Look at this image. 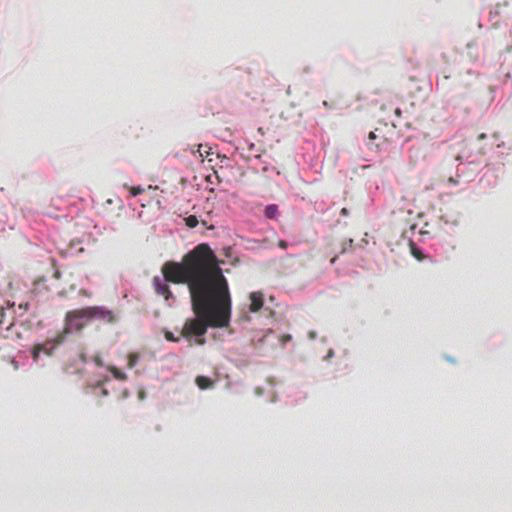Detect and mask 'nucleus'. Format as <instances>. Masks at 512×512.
I'll use <instances>...</instances> for the list:
<instances>
[{"mask_svg":"<svg viewBox=\"0 0 512 512\" xmlns=\"http://www.w3.org/2000/svg\"><path fill=\"white\" fill-rule=\"evenodd\" d=\"M264 214L268 219H276L279 214L278 206L275 204L268 205L265 208Z\"/></svg>","mask_w":512,"mask_h":512,"instance_id":"9","label":"nucleus"},{"mask_svg":"<svg viewBox=\"0 0 512 512\" xmlns=\"http://www.w3.org/2000/svg\"><path fill=\"white\" fill-rule=\"evenodd\" d=\"M164 279H161L159 276H155L153 278V287L158 295L163 296L166 300H168L170 297H172V292L170 290V287L166 282H168L165 279V276L163 275Z\"/></svg>","mask_w":512,"mask_h":512,"instance_id":"4","label":"nucleus"},{"mask_svg":"<svg viewBox=\"0 0 512 512\" xmlns=\"http://www.w3.org/2000/svg\"><path fill=\"white\" fill-rule=\"evenodd\" d=\"M352 243H353V240H352V239H349V240H348V242H344V243L342 244V248H341V250H340V253H341V254H342V253H344V252L346 251V246L348 245L349 247H351V246H352Z\"/></svg>","mask_w":512,"mask_h":512,"instance_id":"17","label":"nucleus"},{"mask_svg":"<svg viewBox=\"0 0 512 512\" xmlns=\"http://www.w3.org/2000/svg\"><path fill=\"white\" fill-rule=\"evenodd\" d=\"M479 138H480V139L485 138V134H481V135L479 136Z\"/></svg>","mask_w":512,"mask_h":512,"instance_id":"26","label":"nucleus"},{"mask_svg":"<svg viewBox=\"0 0 512 512\" xmlns=\"http://www.w3.org/2000/svg\"><path fill=\"white\" fill-rule=\"evenodd\" d=\"M130 192L132 196H137L139 194H142L144 192V189L140 186L138 187H131Z\"/></svg>","mask_w":512,"mask_h":512,"instance_id":"15","label":"nucleus"},{"mask_svg":"<svg viewBox=\"0 0 512 512\" xmlns=\"http://www.w3.org/2000/svg\"><path fill=\"white\" fill-rule=\"evenodd\" d=\"M291 339H292L291 335L285 334V335L281 336L280 341L284 345L286 342L290 341Z\"/></svg>","mask_w":512,"mask_h":512,"instance_id":"18","label":"nucleus"},{"mask_svg":"<svg viewBox=\"0 0 512 512\" xmlns=\"http://www.w3.org/2000/svg\"><path fill=\"white\" fill-rule=\"evenodd\" d=\"M278 246L281 248V249H286L288 247V243L284 240H280L278 242Z\"/></svg>","mask_w":512,"mask_h":512,"instance_id":"20","label":"nucleus"},{"mask_svg":"<svg viewBox=\"0 0 512 512\" xmlns=\"http://www.w3.org/2000/svg\"><path fill=\"white\" fill-rule=\"evenodd\" d=\"M250 311L251 312H257L259 311L263 306V294L261 292H252L250 294Z\"/></svg>","mask_w":512,"mask_h":512,"instance_id":"6","label":"nucleus"},{"mask_svg":"<svg viewBox=\"0 0 512 512\" xmlns=\"http://www.w3.org/2000/svg\"><path fill=\"white\" fill-rule=\"evenodd\" d=\"M29 308V304L27 302L19 304V309H22L24 312H26Z\"/></svg>","mask_w":512,"mask_h":512,"instance_id":"21","label":"nucleus"},{"mask_svg":"<svg viewBox=\"0 0 512 512\" xmlns=\"http://www.w3.org/2000/svg\"><path fill=\"white\" fill-rule=\"evenodd\" d=\"M79 294H81V295H83L85 297H91V293L89 291L85 290V289H81L79 291Z\"/></svg>","mask_w":512,"mask_h":512,"instance_id":"22","label":"nucleus"},{"mask_svg":"<svg viewBox=\"0 0 512 512\" xmlns=\"http://www.w3.org/2000/svg\"><path fill=\"white\" fill-rule=\"evenodd\" d=\"M376 132H377V130L376 131H371L369 133V136H368L369 143H368V145L369 146H374L376 148H379L384 143L387 142V139L383 135L377 134Z\"/></svg>","mask_w":512,"mask_h":512,"instance_id":"7","label":"nucleus"},{"mask_svg":"<svg viewBox=\"0 0 512 512\" xmlns=\"http://www.w3.org/2000/svg\"><path fill=\"white\" fill-rule=\"evenodd\" d=\"M195 383L202 390L212 388L214 385L213 380H211L210 378H208L206 376H201V375L196 377Z\"/></svg>","mask_w":512,"mask_h":512,"instance_id":"8","label":"nucleus"},{"mask_svg":"<svg viewBox=\"0 0 512 512\" xmlns=\"http://www.w3.org/2000/svg\"><path fill=\"white\" fill-rule=\"evenodd\" d=\"M323 105L327 108H331V105L327 102V101H324L323 102Z\"/></svg>","mask_w":512,"mask_h":512,"instance_id":"25","label":"nucleus"},{"mask_svg":"<svg viewBox=\"0 0 512 512\" xmlns=\"http://www.w3.org/2000/svg\"><path fill=\"white\" fill-rule=\"evenodd\" d=\"M412 254L419 261H422L425 258L424 254L417 248L412 249Z\"/></svg>","mask_w":512,"mask_h":512,"instance_id":"14","label":"nucleus"},{"mask_svg":"<svg viewBox=\"0 0 512 512\" xmlns=\"http://www.w3.org/2000/svg\"><path fill=\"white\" fill-rule=\"evenodd\" d=\"M202 148H203V146H202V145H199V146H198V150H197V151H198V153H199V155H200L201 157H203V156H204V153H203V152H201V149H202Z\"/></svg>","mask_w":512,"mask_h":512,"instance_id":"23","label":"nucleus"},{"mask_svg":"<svg viewBox=\"0 0 512 512\" xmlns=\"http://www.w3.org/2000/svg\"><path fill=\"white\" fill-rule=\"evenodd\" d=\"M394 115H395V118H396L397 120L401 118V116H402V111H401V109H400L399 107H396V108L394 109Z\"/></svg>","mask_w":512,"mask_h":512,"instance_id":"19","label":"nucleus"},{"mask_svg":"<svg viewBox=\"0 0 512 512\" xmlns=\"http://www.w3.org/2000/svg\"><path fill=\"white\" fill-rule=\"evenodd\" d=\"M164 336L167 341H171V342H179L180 341V337H175L174 334L170 331H165Z\"/></svg>","mask_w":512,"mask_h":512,"instance_id":"13","label":"nucleus"},{"mask_svg":"<svg viewBox=\"0 0 512 512\" xmlns=\"http://www.w3.org/2000/svg\"><path fill=\"white\" fill-rule=\"evenodd\" d=\"M2 322V320H0V323Z\"/></svg>","mask_w":512,"mask_h":512,"instance_id":"29","label":"nucleus"},{"mask_svg":"<svg viewBox=\"0 0 512 512\" xmlns=\"http://www.w3.org/2000/svg\"><path fill=\"white\" fill-rule=\"evenodd\" d=\"M342 213L346 214V209L345 208L342 209Z\"/></svg>","mask_w":512,"mask_h":512,"instance_id":"27","label":"nucleus"},{"mask_svg":"<svg viewBox=\"0 0 512 512\" xmlns=\"http://www.w3.org/2000/svg\"><path fill=\"white\" fill-rule=\"evenodd\" d=\"M112 375L114 376V378L118 379V380H125L127 377H126V374L122 371H120L119 369H117L116 367H112L110 369Z\"/></svg>","mask_w":512,"mask_h":512,"instance_id":"12","label":"nucleus"},{"mask_svg":"<svg viewBox=\"0 0 512 512\" xmlns=\"http://www.w3.org/2000/svg\"><path fill=\"white\" fill-rule=\"evenodd\" d=\"M93 320H100L105 323H114L116 321V316L113 311L104 306H89L74 309L66 313L65 327L61 331H66V336L71 331L80 332Z\"/></svg>","mask_w":512,"mask_h":512,"instance_id":"2","label":"nucleus"},{"mask_svg":"<svg viewBox=\"0 0 512 512\" xmlns=\"http://www.w3.org/2000/svg\"><path fill=\"white\" fill-rule=\"evenodd\" d=\"M336 259H337V255L332 257L330 260L331 264H334L336 262Z\"/></svg>","mask_w":512,"mask_h":512,"instance_id":"24","label":"nucleus"},{"mask_svg":"<svg viewBox=\"0 0 512 512\" xmlns=\"http://www.w3.org/2000/svg\"><path fill=\"white\" fill-rule=\"evenodd\" d=\"M456 160H458V161L461 160V156H457Z\"/></svg>","mask_w":512,"mask_h":512,"instance_id":"28","label":"nucleus"},{"mask_svg":"<svg viewBox=\"0 0 512 512\" xmlns=\"http://www.w3.org/2000/svg\"><path fill=\"white\" fill-rule=\"evenodd\" d=\"M184 220H185V224L189 228H194L199 223V221H198V219H197V217L195 215H190V216L186 217Z\"/></svg>","mask_w":512,"mask_h":512,"instance_id":"10","label":"nucleus"},{"mask_svg":"<svg viewBox=\"0 0 512 512\" xmlns=\"http://www.w3.org/2000/svg\"><path fill=\"white\" fill-rule=\"evenodd\" d=\"M167 281L187 284L195 318L187 319L181 337H199L203 345L208 327H225L230 320L231 299L228 282L208 244L197 245L181 262L167 261L161 267Z\"/></svg>","mask_w":512,"mask_h":512,"instance_id":"1","label":"nucleus"},{"mask_svg":"<svg viewBox=\"0 0 512 512\" xmlns=\"http://www.w3.org/2000/svg\"><path fill=\"white\" fill-rule=\"evenodd\" d=\"M424 158V152L421 146L412 145L408 150V159L411 166H416Z\"/></svg>","mask_w":512,"mask_h":512,"instance_id":"5","label":"nucleus"},{"mask_svg":"<svg viewBox=\"0 0 512 512\" xmlns=\"http://www.w3.org/2000/svg\"><path fill=\"white\" fill-rule=\"evenodd\" d=\"M138 359H139V354L138 353H130L128 355V367L129 368H133L137 362H138Z\"/></svg>","mask_w":512,"mask_h":512,"instance_id":"11","label":"nucleus"},{"mask_svg":"<svg viewBox=\"0 0 512 512\" xmlns=\"http://www.w3.org/2000/svg\"><path fill=\"white\" fill-rule=\"evenodd\" d=\"M446 181L449 185L455 186L459 183V175H457L456 177L450 176L447 178Z\"/></svg>","mask_w":512,"mask_h":512,"instance_id":"16","label":"nucleus"},{"mask_svg":"<svg viewBox=\"0 0 512 512\" xmlns=\"http://www.w3.org/2000/svg\"><path fill=\"white\" fill-rule=\"evenodd\" d=\"M66 339V331H59L56 335L50 339H47L45 342L36 344L32 349V358L34 361L39 359L41 353H44L47 356L52 355L53 351L57 346L62 344Z\"/></svg>","mask_w":512,"mask_h":512,"instance_id":"3","label":"nucleus"}]
</instances>
